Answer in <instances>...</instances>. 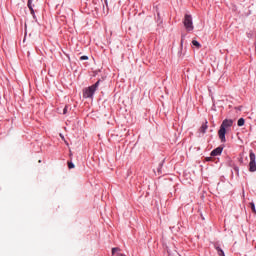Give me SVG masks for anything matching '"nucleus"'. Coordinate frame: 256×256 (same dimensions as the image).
<instances>
[{"label": "nucleus", "instance_id": "2eb2a0df", "mask_svg": "<svg viewBox=\"0 0 256 256\" xmlns=\"http://www.w3.org/2000/svg\"><path fill=\"white\" fill-rule=\"evenodd\" d=\"M68 109H69V106H65V107H64V109H63V115H67Z\"/></svg>", "mask_w": 256, "mask_h": 256}, {"label": "nucleus", "instance_id": "9d476101", "mask_svg": "<svg viewBox=\"0 0 256 256\" xmlns=\"http://www.w3.org/2000/svg\"><path fill=\"white\" fill-rule=\"evenodd\" d=\"M192 45H194V47H197V49H201V43H199V41L197 40H193Z\"/></svg>", "mask_w": 256, "mask_h": 256}, {"label": "nucleus", "instance_id": "f257e3e1", "mask_svg": "<svg viewBox=\"0 0 256 256\" xmlns=\"http://www.w3.org/2000/svg\"><path fill=\"white\" fill-rule=\"evenodd\" d=\"M230 127H233V120L231 119L223 120L222 124L220 125V129L218 131V137L221 143H226L227 138H225V135H227V130L230 129Z\"/></svg>", "mask_w": 256, "mask_h": 256}, {"label": "nucleus", "instance_id": "7ed1b4c3", "mask_svg": "<svg viewBox=\"0 0 256 256\" xmlns=\"http://www.w3.org/2000/svg\"><path fill=\"white\" fill-rule=\"evenodd\" d=\"M184 27L187 31H193L194 26H193V17L191 15L186 14L184 17Z\"/></svg>", "mask_w": 256, "mask_h": 256}, {"label": "nucleus", "instance_id": "f03ea898", "mask_svg": "<svg viewBox=\"0 0 256 256\" xmlns=\"http://www.w3.org/2000/svg\"><path fill=\"white\" fill-rule=\"evenodd\" d=\"M101 80H98L95 84L91 85L88 88L83 90V97L84 99H91L95 95V91L99 88Z\"/></svg>", "mask_w": 256, "mask_h": 256}, {"label": "nucleus", "instance_id": "dca6fc26", "mask_svg": "<svg viewBox=\"0 0 256 256\" xmlns=\"http://www.w3.org/2000/svg\"><path fill=\"white\" fill-rule=\"evenodd\" d=\"M87 59H89L88 56H81L80 57V61H87Z\"/></svg>", "mask_w": 256, "mask_h": 256}, {"label": "nucleus", "instance_id": "39448f33", "mask_svg": "<svg viewBox=\"0 0 256 256\" xmlns=\"http://www.w3.org/2000/svg\"><path fill=\"white\" fill-rule=\"evenodd\" d=\"M223 153V147L219 146L216 149H214L210 155L211 157H217L218 155H221Z\"/></svg>", "mask_w": 256, "mask_h": 256}, {"label": "nucleus", "instance_id": "f3484780", "mask_svg": "<svg viewBox=\"0 0 256 256\" xmlns=\"http://www.w3.org/2000/svg\"><path fill=\"white\" fill-rule=\"evenodd\" d=\"M183 39H185V36H182L181 38V45H183Z\"/></svg>", "mask_w": 256, "mask_h": 256}, {"label": "nucleus", "instance_id": "ddd939ff", "mask_svg": "<svg viewBox=\"0 0 256 256\" xmlns=\"http://www.w3.org/2000/svg\"><path fill=\"white\" fill-rule=\"evenodd\" d=\"M68 168L75 169V164H73V162H68Z\"/></svg>", "mask_w": 256, "mask_h": 256}, {"label": "nucleus", "instance_id": "423d86ee", "mask_svg": "<svg viewBox=\"0 0 256 256\" xmlns=\"http://www.w3.org/2000/svg\"><path fill=\"white\" fill-rule=\"evenodd\" d=\"M28 9L33 17H35V10L33 9V0H28L27 3Z\"/></svg>", "mask_w": 256, "mask_h": 256}, {"label": "nucleus", "instance_id": "4468645a", "mask_svg": "<svg viewBox=\"0 0 256 256\" xmlns=\"http://www.w3.org/2000/svg\"><path fill=\"white\" fill-rule=\"evenodd\" d=\"M233 170L235 171L236 175H239V168L238 166L234 165Z\"/></svg>", "mask_w": 256, "mask_h": 256}, {"label": "nucleus", "instance_id": "6e6552de", "mask_svg": "<svg viewBox=\"0 0 256 256\" xmlns=\"http://www.w3.org/2000/svg\"><path fill=\"white\" fill-rule=\"evenodd\" d=\"M119 251H121V248H119V247L112 248V255H115V256H121V255H123V254L120 253Z\"/></svg>", "mask_w": 256, "mask_h": 256}, {"label": "nucleus", "instance_id": "9b49d317", "mask_svg": "<svg viewBox=\"0 0 256 256\" xmlns=\"http://www.w3.org/2000/svg\"><path fill=\"white\" fill-rule=\"evenodd\" d=\"M238 127H243V125H245V119L244 118H240L237 122Z\"/></svg>", "mask_w": 256, "mask_h": 256}, {"label": "nucleus", "instance_id": "20e7f679", "mask_svg": "<svg viewBox=\"0 0 256 256\" xmlns=\"http://www.w3.org/2000/svg\"><path fill=\"white\" fill-rule=\"evenodd\" d=\"M249 157H250L249 171H250V173H255V171H256V156L253 153V150L249 151Z\"/></svg>", "mask_w": 256, "mask_h": 256}, {"label": "nucleus", "instance_id": "a211bd4d", "mask_svg": "<svg viewBox=\"0 0 256 256\" xmlns=\"http://www.w3.org/2000/svg\"><path fill=\"white\" fill-rule=\"evenodd\" d=\"M206 161H211V157H207V158H206Z\"/></svg>", "mask_w": 256, "mask_h": 256}, {"label": "nucleus", "instance_id": "f8f14e48", "mask_svg": "<svg viewBox=\"0 0 256 256\" xmlns=\"http://www.w3.org/2000/svg\"><path fill=\"white\" fill-rule=\"evenodd\" d=\"M250 208H251V210L253 211V213L256 214L255 203L251 202V203H250Z\"/></svg>", "mask_w": 256, "mask_h": 256}, {"label": "nucleus", "instance_id": "1a4fd4ad", "mask_svg": "<svg viewBox=\"0 0 256 256\" xmlns=\"http://www.w3.org/2000/svg\"><path fill=\"white\" fill-rule=\"evenodd\" d=\"M215 249L219 256H225V252L223 251V249H221V247L215 246Z\"/></svg>", "mask_w": 256, "mask_h": 256}, {"label": "nucleus", "instance_id": "0eeeda50", "mask_svg": "<svg viewBox=\"0 0 256 256\" xmlns=\"http://www.w3.org/2000/svg\"><path fill=\"white\" fill-rule=\"evenodd\" d=\"M207 120L205 121V123L202 124V126L200 127L199 131L200 133H207V129H209V126L207 125Z\"/></svg>", "mask_w": 256, "mask_h": 256}]
</instances>
